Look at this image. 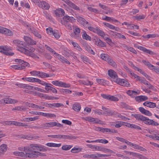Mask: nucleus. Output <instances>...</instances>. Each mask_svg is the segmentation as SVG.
Here are the masks:
<instances>
[{
    "mask_svg": "<svg viewBox=\"0 0 159 159\" xmlns=\"http://www.w3.org/2000/svg\"><path fill=\"white\" fill-rule=\"evenodd\" d=\"M131 116L134 117L136 120L143 122L144 124L147 125L155 126H157L159 125L157 122L139 114H132Z\"/></svg>",
    "mask_w": 159,
    "mask_h": 159,
    "instance_id": "nucleus-1",
    "label": "nucleus"
},
{
    "mask_svg": "<svg viewBox=\"0 0 159 159\" xmlns=\"http://www.w3.org/2000/svg\"><path fill=\"white\" fill-rule=\"evenodd\" d=\"M13 42L17 46V49L18 51L25 54L28 53L29 50L26 49V47L24 42L16 39L14 40Z\"/></svg>",
    "mask_w": 159,
    "mask_h": 159,
    "instance_id": "nucleus-2",
    "label": "nucleus"
},
{
    "mask_svg": "<svg viewBox=\"0 0 159 159\" xmlns=\"http://www.w3.org/2000/svg\"><path fill=\"white\" fill-rule=\"evenodd\" d=\"M38 145L35 144H31L28 146H26L24 147V150L26 151L25 152H26V157H30L31 155L33 154H34L33 152H36L35 150H38Z\"/></svg>",
    "mask_w": 159,
    "mask_h": 159,
    "instance_id": "nucleus-3",
    "label": "nucleus"
},
{
    "mask_svg": "<svg viewBox=\"0 0 159 159\" xmlns=\"http://www.w3.org/2000/svg\"><path fill=\"white\" fill-rule=\"evenodd\" d=\"M46 48L50 52L54 54H56V56L58 59L63 63H66L68 65L70 64V62L68 61L66 59L64 58L62 56L59 55L58 53H56L55 51L52 48L49 47L47 45H45Z\"/></svg>",
    "mask_w": 159,
    "mask_h": 159,
    "instance_id": "nucleus-4",
    "label": "nucleus"
},
{
    "mask_svg": "<svg viewBox=\"0 0 159 159\" xmlns=\"http://www.w3.org/2000/svg\"><path fill=\"white\" fill-rule=\"evenodd\" d=\"M101 57L103 60L107 61L109 64L113 67L116 68L117 65L115 62L109 57V56L105 54H102L100 55Z\"/></svg>",
    "mask_w": 159,
    "mask_h": 159,
    "instance_id": "nucleus-5",
    "label": "nucleus"
},
{
    "mask_svg": "<svg viewBox=\"0 0 159 159\" xmlns=\"http://www.w3.org/2000/svg\"><path fill=\"white\" fill-rule=\"evenodd\" d=\"M142 62L150 70H153L156 73L159 74V68L158 67L152 65L148 61H146L144 60L142 61Z\"/></svg>",
    "mask_w": 159,
    "mask_h": 159,
    "instance_id": "nucleus-6",
    "label": "nucleus"
},
{
    "mask_svg": "<svg viewBox=\"0 0 159 159\" xmlns=\"http://www.w3.org/2000/svg\"><path fill=\"white\" fill-rule=\"evenodd\" d=\"M0 52L5 55L7 56H12L14 53L11 52H9L10 49L7 46H0Z\"/></svg>",
    "mask_w": 159,
    "mask_h": 159,
    "instance_id": "nucleus-7",
    "label": "nucleus"
},
{
    "mask_svg": "<svg viewBox=\"0 0 159 159\" xmlns=\"http://www.w3.org/2000/svg\"><path fill=\"white\" fill-rule=\"evenodd\" d=\"M116 83L122 86L127 87H130L131 86L130 84L128 82L124 79L118 78L117 79H116Z\"/></svg>",
    "mask_w": 159,
    "mask_h": 159,
    "instance_id": "nucleus-8",
    "label": "nucleus"
},
{
    "mask_svg": "<svg viewBox=\"0 0 159 159\" xmlns=\"http://www.w3.org/2000/svg\"><path fill=\"white\" fill-rule=\"evenodd\" d=\"M0 103H15L18 102V101L16 99H12L9 98H6L2 99L0 101Z\"/></svg>",
    "mask_w": 159,
    "mask_h": 159,
    "instance_id": "nucleus-9",
    "label": "nucleus"
},
{
    "mask_svg": "<svg viewBox=\"0 0 159 159\" xmlns=\"http://www.w3.org/2000/svg\"><path fill=\"white\" fill-rule=\"evenodd\" d=\"M76 20L80 24L82 25L86 28H87L89 25V22L86 21L85 19L81 17H77Z\"/></svg>",
    "mask_w": 159,
    "mask_h": 159,
    "instance_id": "nucleus-10",
    "label": "nucleus"
},
{
    "mask_svg": "<svg viewBox=\"0 0 159 159\" xmlns=\"http://www.w3.org/2000/svg\"><path fill=\"white\" fill-rule=\"evenodd\" d=\"M0 33L8 36L13 35L12 32L8 29L0 26Z\"/></svg>",
    "mask_w": 159,
    "mask_h": 159,
    "instance_id": "nucleus-11",
    "label": "nucleus"
},
{
    "mask_svg": "<svg viewBox=\"0 0 159 159\" xmlns=\"http://www.w3.org/2000/svg\"><path fill=\"white\" fill-rule=\"evenodd\" d=\"M108 74L109 76L111 78L114 82H116V79L118 78L116 73L112 70L110 69L108 71Z\"/></svg>",
    "mask_w": 159,
    "mask_h": 159,
    "instance_id": "nucleus-12",
    "label": "nucleus"
},
{
    "mask_svg": "<svg viewBox=\"0 0 159 159\" xmlns=\"http://www.w3.org/2000/svg\"><path fill=\"white\" fill-rule=\"evenodd\" d=\"M62 0L65 2L68 5L73 9L77 11H80V8L78 7L72 3L69 0Z\"/></svg>",
    "mask_w": 159,
    "mask_h": 159,
    "instance_id": "nucleus-13",
    "label": "nucleus"
},
{
    "mask_svg": "<svg viewBox=\"0 0 159 159\" xmlns=\"http://www.w3.org/2000/svg\"><path fill=\"white\" fill-rule=\"evenodd\" d=\"M24 39L26 43L28 44L34 45H36V41L27 36H24Z\"/></svg>",
    "mask_w": 159,
    "mask_h": 159,
    "instance_id": "nucleus-14",
    "label": "nucleus"
},
{
    "mask_svg": "<svg viewBox=\"0 0 159 159\" xmlns=\"http://www.w3.org/2000/svg\"><path fill=\"white\" fill-rule=\"evenodd\" d=\"M137 48L139 50L143 51L144 52L148 53L151 55H156V53L154 52L147 49L146 48L141 46H138Z\"/></svg>",
    "mask_w": 159,
    "mask_h": 159,
    "instance_id": "nucleus-15",
    "label": "nucleus"
},
{
    "mask_svg": "<svg viewBox=\"0 0 159 159\" xmlns=\"http://www.w3.org/2000/svg\"><path fill=\"white\" fill-rule=\"evenodd\" d=\"M15 61L16 62H18L21 65H22V66H24L25 69L26 66H27L28 67L30 66V64L29 63L20 59H15Z\"/></svg>",
    "mask_w": 159,
    "mask_h": 159,
    "instance_id": "nucleus-16",
    "label": "nucleus"
},
{
    "mask_svg": "<svg viewBox=\"0 0 159 159\" xmlns=\"http://www.w3.org/2000/svg\"><path fill=\"white\" fill-rule=\"evenodd\" d=\"M33 152L34 153V154H32V155H30L31 156H30V158H36L39 157L44 156H46L45 153L39 152Z\"/></svg>",
    "mask_w": 159,
    "mask_h": 159,
    "instance_id": "nucleus-17",
    "label": "nucleus"
},
{
    "mask_svg": "<svg viewBox=\"0 0 159 159\" xmlns=\"http://www.w3.org/2000/svg\"><path fill=\"white\" fill-rule=\"evenodd\" d=\"M39 7L44 9H48L50 7L49 5L45 1L40 2L39 4Z\"/></svg>",
    "mask_w": 159,
    "mask_h": 159,
    "instance_id": "nucleus-18",
    "label": "nucleus"
},
{
    "mask_svg": "<svg viewBox=\"0 0 159 159\" xmlns=\"http://www.w3.org/2000/svg\"><path fill=\"white\" fill-rule=\"evenodd\" d=\"M30 31L37 37L41 39L42 37L41 35L39 34L37 30L33 27H31L30 29Z\"/></svg>",
    "mask_w": 159,
    "mask_h": 159,
    "instance_id": "nucleus-19",
    "label": "nucleus"
},
{
    "mask_svg": "<svg viewBox=\"0 0 159 159\" xmlns=\"http://www.w3.org/2000/svg\"><path fill=\"white\" fill-rule=\"evenodd\" d=\"M75 20V19L73 17H70L68 16H65L63 17L61 21H62L65 22H69V21L72 22L73 21H74Z\"/></svg>",
    "mask_w": 159,
    "mask_h": 159,
    "instance_id": "nucleus-20",
    "label": "nucleus"
},
{
    "mask_svg": "<svg viewBox=\"0 0 159 159\" xmlns=\"http://www.w3.org/2000/svg\"><path fill=\"white\" fill-rule=\"evenodd\" d=\"M143 105L150 108H153L156 107L155 103L149 101H146L143 104Z\"/></svg>",
    "mask_w": 159,
    "mask_h": 159,
    "instance_id": "nucleus-21",
    "label": "nucleus"
},
{
    "mask_svg": "<svg viewBox=\"0 0 159 159\" xmlns=\"http://www.w3.org/2000/svg\"><path fill=\"white\" fill-rule=\"evenodd\" d=\"M135 98L136 101L140 102L147 100L148 98L145 96L141 95L137 96Z\"/></svg>",
    "mask_w": 159,
    "mask_h": 159,
    "instance_id": "nucleus-22",
    "label": "nucleus"
},
{
    "mask_svg": "<svg viewBox=\"0 0 159 159\" xmlns=\"http://www.w3.org/2000/svg\"><path fill=\"white\" fill-rule=\"evenodd\" d=\"M72 109L75 111H79L81 109V105L78 103H74L73 105Z\"/></svg>",
    "mask_w": 159,
    "mask_h": 159,
    "instance_id": "nucleus-23",
    "label": "nucleus"
},
{
    "mask_svg": "<svg viewBox=\"0 0 159 159\" xmlns=\"http://www.w3.org/2000/svg\"><path fill=\"white\" fill-rule=\"evenodd\" d=\"M123 46L125 49H127L134 53L137 54L136 51L133 48L128 47L125 44H124Z\"/></svg>",
    "mask_w": 159,
    "mask_h": 159,
    "instance_id": "nucleus-24",
    "label": "nucleus"
},
{
    "mask_svg": "<svg viewBox=\"0 0 159 159\" xmlns=\"http://www.w3.org/2000/svg\"><path fill=\"white\" fill-rule=\"evenodd\" d=\"M7 146L6 144H2L0 146V153L3 154L7 150Z\"/></svg>",
    "mask_w": 159,
    "mask_h": 159,
    "instance_id": "nucleus-25",
    "label": "nucleus"
},
{
    "mask_svg": "<svg viewBox=\"0 0 159 159\" xmlns=\"http://www.w3.org/2000/svg\"><path fill=\"white\" fill-rule=\"evenodd\" d=\"M49 125L50 127L56 126L58 127H63V125L59 123L56 122H49Z\"/></svg>",
    "mask_w": 159,
    "mask_h": 159,
    "instance_id": "nucleus-26",
    "label": "nucleus"
},
{
    "mask_svg": "<svg viewBox=\"0 0 159 159\" xmlns=\"http://www.w3.org/2000/svg\"><path fill=\"white\" fill-rule=\"evenodd\" d=\"M84 47L85 50L88 52L89 53L93 55L95 54V52L89 46L88 44H86L84 46Z\"/></svg>",
    "mask_w": 159,
    "mask_h": 159,
    "instance_id": "nucleus-27",
    "label": "nucleus"
},
{
    "mask_svg": "<svg viewBox=\"0 0 159 159\" xmlns=\"http://www.w3.org/2000/svg\"><path fill=\"white\" fill-rule=\"evenodd\" d=\"M61 23L62 25H65L66 28L69 30H72V27L71 25L69 22H65L61 21Z\"/></svg>",
    "mask_w": 159,
    "mask_h": 159,
    "instance_id": "nucleus-28",
    "label": "nucleus"
},
{
    "mask_svg": "<svg viewBox=\"0 0 159 159\" xmlns=\"http://www.w3.org/2000/svg\"><path fill=\"white\" fill-rule=\"evenodd\" d=\"M103 115L106 116H112L114 115H116V113L115 112H113L112 111L107 110L106 111H104L103 113Z\"/></svg>",
    "mask_w": 159,
    "mask_h": 159,
    "instance_id": "nucleus-29",
    "label": "nucleus"
},
{
    "mask_svg": "<svg viewBox=\"0 0 159 159\" xmlns=\"http://www.w3.org/2000/svg\"><path fill=\"white\" fill-rule=\"evenodd\" d=\"M46 145L48 147H59L61 146V143L56 144L54 143H46Z\"/></svg>",
    "mask_w": 159,
    "mask_h": 159,
    "instance_id": "nucleus-30",
    "label": "nucleus"
},
{
    "mask_svg": "<svg viewBox=\"0 0 159 159\" xmlns=\"http://www.w3.org/2000/svg\"><path fill=\"white\" fill-rule=\"evenodd\" d=\"M111 32L112 33L114 34V35H115L116 36V37L118 38L119 39H126L125 36L121 34L118 33L116 32H114L113 31H111Z\"/></svg>",
    "mask_w": 159,
    "mask_h": 159,
    "instance_id": "nucleus-31",
    "label": "nucleus"
},
{
    "mask_svg": "<svg viewBox=\"0 0 159 159\" xmlns=\"http://www.w3.org/2000/svg\"><path fill=\"white\" fill-rule=\"evenodd\" d=\"M86 120L95 123H99L100 121L99 120L96 119L95 118L93 117H87Z\"/></svg>",
    "mask_w": 159,
    "mask_h": 159,
    "instance_id": "nucleus-32",
    "label": "nucleus"
},
{
    "mask_svg": "<svg viewBox=\"0 0 159 159\" xmlns=\"http://www.w3.org/2000/svg\"><path fill=\"white\" fill-rule=\"evenodd\" d=\"M38 76L42 78H45L49 77V75L45 73L39 71Z\"/></svg>",
    "mask_w": 159,
    "mask_h": 159,
    "instance_id": "nucleus-33",
    "label": "nucleus"
},
{
    "mask_svg": "<svg viewBox=\"0 0 159 159\" xmlns=\"http://www.w3.org/2000/svg\"><path fill=\"white\" fill-rule=\"evenodd\" d=\"M13 154L16 156H20L21 157H26V153L25 154L24 152H13Z\"/></svg>",
    "mask_w": 159,
    "mask_h": 159,
    "instance_id": "nucleus-34",
    "label": "nucleus"
},
{
    "mask_svg": "<svg viewBox=\"0 0 159 159\" xmlns=\"http://www.w3.org/2000/svg\"><path fill=\"white\" fill-rule=\"evenodd\" d=\"M83 38L86 40H89V41L91 40V38L89 35H88L86 32L84 31L82 35Z\"/></svg>",
    "mask_w": 159,
    "mask_h": 159,
    "instance_id": "nucleus-35",
    "label": "nucleus"
},
{
    "mask_svg": "<svg viewBox=\"0 0 159 159\" xmlns=\"http://www.w3.org/2000/svg\"><path fill=\"white\" fill-rule=\"evenodd\" d=\"M96 33L98 35L101 37H103L104 36L105 34L104 33L103 31L99 29L98 27H96Z\"/></svg>",
    "mask_w": 159,
    "mask_h": 159,
    "instance_id": "nucleus-36",
    "label": "nucleus"
},
{
    "mask_svg": "<svg viewBox=\"0 0 159 159\" xmlns=\"http://www.w3.org/2000/svg\"><path fill=\"white\" fill-rule=\"evenodd\" d=\"M11 67L12 68H13L15 70H22L25 69L24 66H22V65H12L11 66Z\"/></svg>",
    "mask_w": 159,
    "mask_h": 159,
    "instance_id": "nucleus-37",
    "label": "nucleus"
},
{
    "mask_svg": "<svg viewBox=\"0 0 159 159\" xmlns=\"http://www.w3.org/2000/svg\"><path fill=\"white\" fill-rule=\"evenodd\" d=\"M71 43L73 46L76 49L80 51L82 50V49L77 43L74 42L73 41H71Z\"/></svg>",
    "mask_w": 159,
    "mask_h": 159,
    "instance_id": "nucleus-38",
    "label": "nucleus"
},
{
    "mask_svg": "<svg viewBox=\"0 0 159 159\" xmlns=\"http://www.w3.org/2000/svg\"><path fill=\"white\" fill-rule=\"evenodd\" d=\"M38 150L40 151L45 152L47 150L46 147L43 146L38 145Z\"/></svg>",
    "mask_w": 159,
    "mask_h": 159,
    "instance_id": "nucleus-39",
    "label": "nucleus"
},
{
    "mask_svg": "<svg viewBox=\"0 0 159 159\" xmlns=\"http://www.w3.org/2000/svg\"><path fill=\"white\" fill-rule=\"evenodd\" d=\"M72 147V145H65L62 147V149L64 150H70Z\"/></svg>",
    "mask_w": 159,
    "mask_h": 159,
    "instance_id": "nucleus-40",
    "label": "nucleus"
},
{
    "mask_svg": "<svg viewBox=\"0 0 159 159\" xmlns=\"http://www.w3.org/2000/svg\"><path fill=\"white\" fill-rule=\"evenodd\" d=\"M60 91L63 93H71L72 92L71 91L68 89H60Z\"/></svg>",
    "mask_w": 159,
    "mask_h": 159,
    "instance_id": "nucleus-41",
    "label": "nucleus"
},
{
    "mask_svg": "<svg viewBox=\"0 0 159 159\" xmlns=\"http://www.w3.org/2000/svg\"><path fill=\"white\" fill-rule=\"evenodd\" d=\"M109 100L111 101L116 102L118 101L119 99L117 97H115L114 96L110 95L109 98Z\"/></svg>",
    "mask_w": 159,
    "mask_h": 159,
    "instance_id": "nucleus-42",
    "label": "nucleus"
},
{
    "mask_svg": "<svg viewBox=\"0 0 159 159\" xmlns=\"http://www.w3.org/2000/svg\"><path fill=\"white\" fill-rule=\"evenodd\" d=\"M62 82L61 81H59L58 80H56L52 81V83L53 84L55 85L56 86H58L61 87Z\"/></svg>",
    "mask_w": 159,
    "mask_h": 159,
    "instance_id": "nucleus-43",
    "label": "nucleus"
},
{
    "mask_svg": "<svg viewBox=\"0 0 159 159\" xmlns=\"http://www.w3.org/2000/svg\"><path fill=\"white\" fill-rule=\"evenodd\" d=\"M103 24L107 27H108V28H109L110 29L114 30L115 28V26L113 25L110 24L106 23V22H103Z\"/></svg>",
    "mask_w": 159,
    "mask_h": 159,
    "instance_id": "nucleus-44",
    "label": "nucleus"
},
{
    "mask_svg": "<svg viewBox=\"0 0 159 159\" xmlns=\"http://www.w3.org/2000/svg\"><path fill=\"white\" fill-rule=\"evenodd\" d=\"M87 9L90 11L97 13L98 12V10L95 8H94L91 7H87Z\"/></svg>",
    "mask_w": 159,
    "mask_h": 159,
    "instance_id": "nucleus-45",
    "label": "nucleus"
},
{
    "mask_svg": "<svg viewBox=\"0 0 159 159\" xmlns=\"http://www.w3.org/2000/svg\"><path fill=\"white\" fill-rule=\"evenodd\" d=\"M145 85H147V87L148 89L154 90L155 88L154 87L153 85L151 84L148 81V82L146 83Z\"/></svg>",
    "mask_w": 159,
    "mask_h": 159,
    "instance_id": "nucleus-46",
    "label": "nucleus"
},
{
    "mask_svg": "<svg viewBox=\"0 0 159 159\" xmlns=\"http://www.w3.org/2000/svg\"><path fill=\"white\" fill-rule=\"evenodd\" d=\"M80 151L81 150L79 148H74L71 149V152L73 153H76Z\"/></svg>",
    "mask_w": 159,
    "mask_h": 159,
    "instance_id": "nucleus-47",
    "label": "nucleus"
},
{
    "mask_svg": "<svg viewBox=\"0 0 159 159\" xmlns=\"http://www.w3.org/2000/svg\"><path fill=\"white\" fill-rule=\"evenodd\" d=\"M64 54L68 57H69L70 56H73L74 54L73 52H72L70 51H68V52L66 51L65 52Z\"/></svg>",
    "mask_w": 159,
    "mask_h": 159,
    "instance_id": "nucleus-48",
    "label": "nucleus"
},
{
    "mask_svg": "<svg viewBox=\"0 0 159 159\" xmlns=\"http://www.w3.org/2000/svg\"><path fill=\"white\" fill-rule=\"evenodd\" d=\"M46 31L47 33L49 35H52L54 31L51 28H49L46 29Z\"/></svg>",
    "mask_w": 159,
    "mask_h": 159,
    "instance_id": "nucleus-49",
    "label": "nucleus"
},
{
    "mask_svg": "<svg viewBox=\"0 0 159 159\" xmlns=\"http://www.w3.org/2000/svg\"><path fill=\"white\" fill-rule=\"evenodd\" d=\"M116 122L118 123L116 124L115 125V127L116 128H120L122 125L123 124H122V121H116Z\"/></svg>",
    "mask_w": 159,
    "mask_h": 159,
    "instance_id": "nucleus-50",
    "label": "nucleus"
},
{
    "mask_svg": "<svg viewBox=\"0 0 159 159\" xmlns=\"http://www.w3.org/2000/svg\"><path fill=\"white\" fill-rule=\"evenodd\" d=\"M133 91L131 90H128L126 91V93L128 94L129 96H131L132 97H134L135 96L134 95V93L133 92Z\"/></svg>",
    "mask_w": 159,
    "mask_h": 159,
    "instance_id": "nucleus-51",
    "label": "nucleus"
},
{
    "mask_svg": "<svg viewBox=\"0 0 159 159\" xmlns=\"http://www.w3.org/2000/svg\"><path fill=\"white\" fill-rule=\"evenodd\" d=\"M66 139L71 140L72 139H76L77 138L76 137L71 135H66Z\"/></svg>",
    "mask_w": 159,
    "mask_h": 159,
    "instance_id": "nucleus-52",
    "label": "nucleus"
},
{
    "mask_svg": "<svg viewBox=\"0 0 159 159\" xmlns=\"http://www.w3.org/2000/svg\"><path fill=\"white\" fill-rule=\"evenodd\" d=\"M96 81L99 84L102 85H103L104 83H105L106 81L104 80L99 79H97Z\"/></svg>",
    "mask_w": 159,
    "mask_h": 159,
    "instance_id": "nucleus-53",
    "label": "nucleus"
},
{
    "mask_svg": "<svg viewBox=\"0 0 159 159\" xmlns=\"http://www.w3.org/2000/svg\"><path fill=\"white\" fill-rule=\"evenodd\" d=\"M97 142L101 143L104 144L107 143H108V141L105 139H98L97 140Z\"/></svg>",
    "mask_w": 159,
    "mask_h": 159,
    "instance_id": "nucleus-54",
    "label": "nucleus"
},
{
    "mask_svg": "<svg viewBox=\"0 0 159 159\" xmlns=\"http://www.w3.org/2000/svg\"><path fill=\"white\" fill-rule=\"evenodd\" d=\"M52 35L54 36L57 39L59 38L60 37L59 35L57 30H54Z\"/></svg>",
    "mask_w": 159,
    "mask_h": 159,
    "instance_id": "nucleus-55",
    "label": "nucleus"
},
{
    "mask_svg": "<svg viewBox=\"0 0 159 159\" xmlns=\"http://www.w3.org/2000/svg\"><path fill=\"white\" fill-rule=\"evenodd\" d=\"M80 32V29L79 28H76L74 30V33L76 35H79Z\"/></svg>",
    "mask_w": 159,
    "mask_h": 159,
    "instance_id": "nucleus-56",
    "label": "nucleus"
},
{
    "mask_svg": "<svg viewBox=\"0 0 159 159\" xmlns=\"http://www.w3.org/2000/svg\"><path fill=\"white\" fill-rule=\"evenodd\" d=\"M62 122L64 124L68 125H71L72 124L71 121L66 120H62Z\"/></svg>",
    "mask_w": 159,
    "mask_h": 159,
    "instance_id": "nucleus-57",
    "label": "nucleus"
},
{
    "mask_svg": "<svg viewBox=\"0 0 159 159\" xmlns=\"http://www.w3.org/2000/svg\"><path fill=\"white\" fill-rule=\"evenodd\" d=\"M82 84L85 85H91L93 84V83L91 81H90L89 80H87L86 81H84L82 82Z\"/></svg>",
    "mask_w": 159,
    "mask_h": 159,
    "instance_id": "nucleus-58",
    "label": "nucleus"
},
{
    "mask_svg": "<svg viewBox=\"0 0 159 159\" xmlns=\"http://www.w3.org/2000/svg\"><path fill=\"white\" fill-rule=\"evenodd\" d=\"M57 10L59 11V13H60L61 16L65 15V12L63 9L62 8H58Z\"/></svg>",
    "mask_w": 159,
    "mask_h": 159,
    "instance_id": "nucleus-59",
    "label": "nucleus"
},
{
    "mask_svg": "<svg viewBox=\"0 0 159 159\" xmlns=\"http://www.w3.org/2000/svg\"><path fill=\"white\" fill-rule=\"evenodd\" d=\"M70 84H66L62 82L61 84V87L64 88H69L70 87Z\"/></svg>",
    "mask_w": 159,
    "mask_h": 159,
    "instance_id": "nucleus-60",
    "label": "nucleus"
},
{
    "mask_svg": "<svg viewBox=\"0 0 159 159\" xmlns=\"http://www.w3.org/2000/svg\"><path fill=\"white\" fill-rule=\"evenodd\" d=\"M96 149L98 151H104V149L105 148L102 146H96Z\"/></svg>",
    "mask_w": 159,
    "mask_h": 159,
    "instance_id": "nucleus-61",
    "label": "nucleus"
},
{
    "mask_svg": "<svg viewBox=\"0 0 159 159\" xmlns=\"http://www.w3.org/2000/svg\"><path fill=\"white\" fill-rule=\"evenodd\" d=\"M101 40L99 38H96L93 39L94 42L95 44L98 46L99 45L100 42V41Z\"/></svg>",
    "mask_w": 159,
    "mask_h": 159,
    "instance_id": "nucleus-62",
    "label": "nucleus"
},
{
    "mask_svg": "<svg viewBox=\"0 0 159 159\" xmlns=\"http://www.w3.org/2000/svg\"><path fill=\"white\" fill-rule=\"evenodd\" d=\"M132 128H134L137 130H141V128L140 126L134 124H132Z\"/></svg>",
    "mask_w": 159,
    "mask_h": 159,
    "instance_id": "nucleus-63",
    "label": "nucleus"
},
{
    "mask_svg": "<svg viewBox=\"0 0 159 159\" xmlns=\"http://www.w3.org/2000/svg\"><path fill=\"white\" fill-rule=\"evenodd\" d=\"M39 73V71L36 70L30 71V73L31 75L35 76H38Z\"/></svg>",
    "mask_w": 159,
    "mask_h": 159,
    "instance_id": "nucleus-64",
    "label": "nucleus"
}]
</instances>
